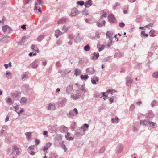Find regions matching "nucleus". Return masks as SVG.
Instances as JSON below:
<instances>
[{
  "label": "nucleus",
  "mask_w": 158,
  "mask_h": 158,
  "mask_svg": "<svg viewBox=\"0 0 158 158\" xmlns=\"http://www.w3.org/2000/svg\"><path fill=\"white\" fill-rule=\"evenodd\" d=\"M35 145H31L28 148V150H33L34 148Z\"/></svg>",
  "instance_id": "nucleus-60"
},
{
  "label": "nucleus",
  "mask_w": 158,
  "mask_h": 158,
  "mask_svg": "<svg viewBox=\"0 0 158 158\" xmlns=\"http://www.w3.org/2000/svg\"><path fill=\"white\" fill-rule=\"evenodd\" d=\"M84 49L85 51H88L90 50V47L89 44H87L84 47Z\"/></svg>",
  "instance_id": "nucleus-39"
},
{
  "label": "nucleus",
  "mask_w": 158,
  "mask_h": 158,
  "mask_svg": "<svg viewBox=\"0 0 158 158\" xmlns=\"http://www.w3.org/2000/svg\"><path fill=\"white\" fill-rule=\"evenodd\" d=\"M158 103V101L156 100H153L151 102V105L152 107H153L155 105Z\"/></svg>",
  "instance_id": "nucleus-33"
},
{
  "label": "nucleus",
  "mask_w": 158,
  "mask_h": 158,
  "mask_svg": "<svg viewBox=\"0 0 158 158\" xmlns=\"http://www.w3.org/2000/svg\"><path fill=\"white\" fill-rule=\"evenodd\" d=\"M105 150V148L104 147H102L100 148V151H99V153H102L104 152Z\"/></svg>",
  "instance_id": "nucleus-48"
},
{
  "label": "nucleus",
  "mask_w": 158,
  "mask_h": 158,
  "mask_svg": "<svg viewBox=\"0 0 158 158\" xmlns=\"http://www.w3.org/2000/svg\"><path fill=\"white\" fill-rule=\"evenodd\" d=\"M69 29V28L67 27L66 26H64L62 27V30H64V32L62 33H64L66 32Z\"/></svg>",
  "instance_id": "nucleus-52"
},
{
  "label": "nucleus",
  "mask_w": 158,
  "mask_h": 158,
  "mask_svg": "<svg viewBox=\"0 0 158 158\" xmlns=\"http://www.w3.org/2000/svg\"><path fill=\"white\" fill-rule=\"evenodd\" d=\"M152 77L155 78H158V72H155L152 74Z\"/></svg>",
  "instance_id": "nucleus-41"
},
{
  "label": "nucleus",
  "mask_w": 158,
  "mask_h": 158,
  "mask_svg": "<svg viewBox=\"0 0 158 158\" xmlns=\"http://www.w3.org/2000/svg\"><path fill=\"white\" fill-rule=\"evenodd\" d=\"M44 1L43 0H37L35 2V6L34 8V10H37L38 8H39L37 6L39 5H41V6L44 4Z\"/></svg>",
  "instance_id": "nucleus-4"
},
{
  "label": "nucleus",
  "mask_w": 158,
  "mask_h": 158,
  "mask_svg": "<svg viewBox=\"0 0 158 158\" xmlns=\"http://www.w3.org/2000/svg\"><path fill=\"white\" fill-rule=\"evenodd\" d=\"M123 147V145L122 144H120L118 146V148H119L118 152H121L122 151V149Z\"/></svg>",
  "instance_id": "nucleus-44"
},
{
  "label": "nucleus",
  "mask_w": 158,
  "mask_h": 158,
  "mask_svg": "<svg viewBox=\"0 0 158 158\" xmlns=\"http://www.w3.org/2000/svg\"><path fill=\"white\" fill-rule=\"evenodd\" d=\"M78 12V10L76 8H73L71 11V14L70 15L71 16H75Z\"/></svg>",
  "instance_id": "nucleus-16"
},
{
  "label": "nucleus",
  "mask_w": 158,
  "mask_h": 158,
  "mask_svg": "<svg viewBox=\"0 0 158 158\" xmlns=\"http://www.w3.org/2000/svg\"><path fill=\"white\" fill-rule=\"evenodd\" d=\"M99 54L98 53H96L94 52L93 54V56L92 58V59L93 60H95L96 59H97L99 56Z\"/></svg>",
  "instance_id": "nucleus-23"
},
{
  "label": "nucleus",
  "mask_w": 158,
  "mask_h": 158,
  "mask_svg": "<svg viewBox=\"0 0 158 158\" xmlns=\"http://www.w3.org/2000/svg\"><path fill=\"white\" fill-rule=\"evenodd\" d=\"M74 36L73 34H70L69 35V39L71 40L74 38Z\"/></svg>",
  "instance_id": "nucleus-61"
},
{
  "label": "nucleus",
  "mask_w": 158,
  "mask_h": 158,
  "mask_svg": "<svg viewBox=\"0 0 158 158\" xmlns=\"http://www.w3.org/2000/svg\"><path fill=\"white\" fill-rule=\"evenodd\" d=\"M118 56L119 57H122L123 56V52H119L118 54H117Z\"/></svg>",
  "instance_id": "nucleus-59"
},
{
  "label": "nucleus",
  "mask_w": 158,
  "mask_h": 158,
  "mask_svg": "<svg viewBox=\"0 0 158 158\" xmlns=\"http://www.w3.org/2000/svg\"><path fill=\"white\" fill-rule=\"evenodd\" d=\"M103 23L101 24L99 22H96V24H97V26L99 27H101L103 25L105 26V23H106V21L105 20H104L103 21Z\"/></svg>",
  "instance_id": "nucleus-28"
},
{
  "label": "nucleus",
  "mask_w": 158,
  "mask_h": 158,
  "mask_svg": "<svg viewBox=\"0 0 158 158\" xmlns=\"http://www.w3.org/2000/svg\"><path fill=\"white\" fill-rule=\"evenodd\" d=\"M31 48L33 51L37 52H39L38 48L36 46H35V45H32Z\"/></svg>",
  "instance_id": "nucleus-27"
},
{
  "label": "nucleus",
  "mask_w": 158,
  "mask_h": 158,
  "mask_svg": "<svg viewBox=\"0 0 158 158\" xmlns=\"http://www.w3.org/2000/svg\"><path fill=\"white\" fill-rule=\"evenodd\" d=\"M154 30H151L149 32V36L152 37H154L155 36V35L154 34Z\"/></svg>",
  "instance_id": "nucleus-45"
},
{
  "label": "nucleus",
  "mask_w": 158,
  "mask_h": 158,
  "mask_svg": "<svg viewBox=\"0 0 158 158\" xmlns=\"http://www.w3.org/2000/svg\"><path fill=\"white\" fill-rule=\"evenodd\" d=\"M89 125L86 123L84 124L83 125L81 126V128L82 129L85 130V131L89 127Z\"/></svg>",
  "instance_id": "nucleus-30"
},
{
  "label": "nucleus",
  "mask_w": 158,
  "mask_h": 158,
  "mask_svg": "<svg viewBox=\"0 0 158 158\" xmlns=\"http://www.w3.org/2000/svg\"><path fill=\"white\" fill-rule=\"evenodd\" d=\"M118 118L117 117L115 118H112L111 121L112 122L114 123H116L118 122Z\"/></svg>",
  "instance_id": "nucleus-32"
},
{
  "label": "nucleus",
  "mask_w": 158,
  "mask_h": 158,
  "mask_svg": "<svg viewBox=\"0 0 158 158\" xmlns=\"http://www.w3.org/2000/svg\"><path fill=\"white\" fill-rule=\"evenodd\" d=\"M26 101H27V99H26V98H25V97H23L21 98L20 102H21V103L23 102V103H25L26 102Z\"/></svg>",
  "instance_id": "nucleus-47"
},
{
  "label": "nucleus",
  "mask_w": 158,
  "mask_h": 158,
  "mask_svg": "<svg viewBox=\"0 0 158 158\" xmlns=\"http://www.w3.org/2000/svg\"><path fill=\"white\" fill-rule=\"evenodd\" d=\"M31 132H27L25 133V135L26 136V138L28 140L31 139Z\"/></svg>",
  "instance_id": "nucleus-35"
},
{
  "label": "nucleus",
  "mask_w": 158,
  "mask_h": 158,
  "mask_svg": "<svg viewBox=\"0 0 158 158\" xmlns=\"http://www.w3.org/2000/svg\"><path fill=\"white\" fill-rule=\"evenodd\" d=\"M126 85L128 86L131 85L133 82V80L129 77H127L126 78Z\"/></svg>",
  "instance_id": "nucleus-5"
},
{
  "label": "nucleus",
  "mask_w": 158,
  "mask_h": 158,
  "mask_svg": "<svg viewBox=\"0 0 158 158\" xmlns=\"http://www.w3.org/2000/svg\"><path fill=\"white\" fill-rule=\"evenodd\" d=\"M56 109L55 104L53 103H50L49 104L47 108L48 110H54Z\"/></svg>",
  "instance_id": "nucleus-9"
},
{
  "label": "nucleus",
  "mask_w": 158,
  "mask_h": 158,
  "mask_svg": "<svg viewBox=\"0 0 158 158\" xmlns=\"http://www.w3.org/2000/svg\"><path fill=\"white\" fill-rule=\"evenodd\" d=\"M68 21V19L67 18H63L57 21V23L59 24H63Z\"/></svg>",
  "instance_id": "nucleus-11"
},
{
  "label": "nucleus",
  "mask_w": 158,
  "mask_h": 158,
  "mask_svg": "<svg viewBox=\"0 0 158 158\" xmlns=\"http://www.w3.org/2000/svg\"><path fill=\"white\" fill-rule=\"evenodd\" d=\"M80 89L82 90L83 91H84V92H86V90L85 88V85L83 84L82 85L81 88Z\"/></svg>",
  "instance_id": "nucleus-53"
},
{
  "label": "nucleus",
  "mask_w": 158,
  "mask_h": 158,
  "mask_svg": "<svg viewBox=\"0 0 158 158\" xmlns=\"http://www.w3.org/2000/svg\"><path fill=\"white\" fill-rule=\"evenodd\" d=\"M10 40V37L9 36H6L3 37L2 39V41L4 43H7L9 42Z\"/></svg>",
  "instance_id": "nucleus-24"
},
{
  "label": "nucleus",
  "mask_w": 158,
  "mask_h": 158,
  "mask_svg": "<svg viewBox=\"0 0 158 158\" xmlns=\"http://www.w3.org/2000/svg\"><path fill=\"white\" fill-rule=\"evenodd\" d=\"M64 141L62 142V144L61 146V147L64 150V152H66L67 150V149L66 148L65 145L64 144Z\"/></svg>",
  "instance_id": "nucleus-40"
},
{
  "label": "nucleus",
  "mask_w": 158,
  "mask_h": 158,
  "mask_svg": "<svg viewBox=\"0 0 158 158\" xmlns=\"http://www.w3.org/2000/svg\"><path fill=\"white\" fill-rule=\"evenodd\" d=\"M27 75L25 74H23L21 75V78L22 80H23L26 77Z\"/></svg>",
  "instance_id": "nucleus-63"
},
{
  "label": "nucleus",
  "mask_w": 158,
  "mask_h": 158,
  "mask_svg": "<svg viewBox=\"0 0 158 158\" xmlns=\"http://www.w3.org/2000/svg\"><path fill=\"white\" fill-rule=\"evenodd\" d=\"M154 116L153 114V113L152 111H150L148 113L147 118H153Z\"/></svg>",
  "instance_id": "nucleus-22"
},
{
  "label": "nucleus",
  "mask_w": 158,
  "mask_h": 158,
  "mask_svg": "<svg viewBox=\"0 0 158 158\" xmlns=\"http://www.w3.org/2000/svg\"><path fill=\"white\" fill-rule=\"evenodd\" d=\"M86 72L88 73L89 74L91 75L94 73V70L93 67L88 68L86 69Z\"/></svg>",
  "instance_id": "nucleus-6"
},
{
  "label": "nucleus",
  "mask_w": 158,
  "mask_h": 158,
  "mask_svg": "<svg viewBox=\"0 0 158 158\" xmlns=\"http://www.w3.org/2000/svg\"><path fill=\"white\" fill-rule=\"evenodd\" d=\"M42 61V60L41 59H36L35 60V62H36L37 64H38V65Z\"/></svg>",
  "instance_id": "nucleus-55"
},
{
  "label": "nucleus",
  "mask_w": 158,
  "mask_h": 158,
  "mask_svg": "<svg viewBox=\"0 0 158 158\" xmlns=\"http://www.w3.org/2000/svg\"><path fill=\"white\" fill-rule=\"evenodd\" d=\"M149 123V121L147 120H141L140 121V124L143 126L148 125Z\"/></svg>",
  "instance_id": "nucleus-18"
},
{
  "label": "nucleus",
  "mask_w": 158,
  "mask_h": 158,
  "mask_svg": "<svg viewBox=\"0 0 158 158\" xmlns=\"http://www.w3.org/2000/svg\"><path fill=\"white\" fill-rule=\"evenodd\" d=\"M107 15L106 13L103 12L100 17V19H101L102 17L106 18Z\"/></svg>",
  "instance_id": "nucleus-46"
},
{
  "label": "nucleus",
  "mask_w": 158,
  "mask_h": 158,
  "mask_svg": "<svg viewBox=\"0 0 158 158\" xmlns=\"http://www.w3.org/2000/svg\"><path fill=\"white\" fill-rule=\"evenodd\" d=\"M111 56H108L107 57H105L103 59L102 61L103 62H105L110 59L111 58Z\"/></svg>",
  "instance_id": "nucleus-49"
},
{
  "label": "nucleus",
  "mask_w": 158,
  "mask_h": 158,
  "mask_svg": "<svg viewBox=\"0 0 158 158\" xmlns=\"http://www.w3.org/2000/svg\"><path fill=\"white\" fill-rule=\"evenodd\" d=\"M77 4L80 6H82L84 5L85 4L84 1H78L77 2Z\"/></svg>",
  "instance_id": "nucleus-43"
},
{
  "label": "nucleus",
  "mask_w": 158,
  "mask_h": 158,
  "mask_svg": "<svg viewBox=\"0 0 158 158\" xmlns=\"http://www.w3.org/2000/svg\"><path fill=\"white\" fill-rule=\"evenodd\" d=\"M35 145H36V146H37L40 143V141L37 139H36L35 140Z\"/></svg>",
  "instance_id": "nucleus-64"
},
{
  "label": "nucleus",
  "mask_w": 158,
  "mask_h": 158,
  "mask_svg": "<svg viewBox=\"0 0 158 158\" xmlns=\"http://www.w3.org/2000/svg\"><path fill=\"white\" fill-rule=\"evenodd\" d=\"M81 95V93L80 92H77L75 94H73L71 95V97L73 99L76 100L79 98Z\"/></svg>",
  "instance_id": "nucleus-7"
},
{
  "label": "nucleus",
  "mask_w": 158,
  "mask_h": 158,
  "mask_svg": "<svg viewBox=\"0 0 158 158\" xmlns=\"http://www.w3.org/2000/svg\"><path fill=\"white\" fill-rule=\"evenodd\" d=\"M20 94V93L17 91H15L11 93V97L12 98L15 100H16V98L19 97Z\"/></svg>",
  "instance_id": "nucleus-8"
},
{
  "label": "nucleus",
  "mask_w": 158,
  "mask_h": 158,
  "mask_svg": "<svg viewBox=\"0 0 158 158\" xmlns=\"http://www.w3.org/2000/svg\"><path fill=\"white\" fill-rule=\"evenodd\" d=\"M106 35L107 38H109L110 42V43H112V38L111 36H112V34L110 31H108L107 32Z\"/></svg>",
  "instance_id": "nucleus-17"
},
{
  "label": "nucleus",
  "mask_w": 158,
  "mask_h": 158,
  "mask_svg": "<svg viewBox=\"0 0 158 158\" xmlns=\"http://www.w3.org/2000/svg\"><path fill=\"white\" fill-rule=\"evenodd\" d=\"M94 96L96 98H100L102 97V96H101V94H99V93H95L94 94Z\"/></svg>",
  "instance_id": "nucleus-42"
},
{
  "label": "nucleus",
  "mask_w": 158,
  "mask_h": 158,
  "mask_svg": "<svg viewBox=\"0 0 158 158\" xmlns=\"http://www.w3.org/2000/svg\"><path fill=\"white\" fill-rule=\"evenodd\" d=\"M119 26L120 27L123 28L125 26V24L123 22L119 23Z\"/></svg>",
  "instance_id": "nucleus-57"
},
{
  "label": "nucleus",
  "mask_w": 158,
  "mask_h": 158,
  "mask_svg": "<svg viewBox=\"0 0 158 158\" xmlns=\"http://www.w3.org/2000/svg\"><path fill=\"white\" fill-rule=\"evenodd\" d=\"M120 5V3L118 2H116L115 5H113V10H115L116 9V7Z\"/></svg>",
  "instance_id": "nucleus-50"
},
{
  "label": "nucleus",
  "mask_w": 158,
  "mask_h": 158,
  "mask_svg": "<svg viewBox=\"0 0 158 158\" xmlns=\"http://www.w3.org/2000/svg\"><path fill=\"white\" fill-rule=\"evenodd\" d=\"M8 26L7 25H5L2 26V29L3 32L5 33V32L7 31V29H8Z\"/></svg>",
  "instance_id": "nucleus-36"
},
{
  "label": "nucleus",
  "mask_w": 158,
  "mask_h": 158,
  "mask_svg": "<svg viewBox=\"0 0 158 158\" xmlns=\"http://www.w3.org/2000/svg\"><path fill=\"white\" fill-rule=\"evenodd\" d=\"M7 103L10 105H11L13 103L12 99L10 98H8L7 100Z\"/></svg>",
  "instance_id": "nucleus-37"
},
{
  "label": "nucleus",
  "mask_w": 158,
  "mask_h": 158,
  "mask_svg": "<svg viewBox=\"0 0 158 158\" xmlns=\"http://www.w3.org/2000/svg\"><path fill=\"white\" fill-rule=\"evenodd\" d=\"M44 35H40L38 37L37 39V40L38 41L40 42L44 38Z\"/></svg>",
  "instance_id": "nucleus-29"
},
{
  "label": "nucleus",
  "mask_w": 158,
  "mask_h": 158,
  "mask_svg": "<svg viewBox=\"0 0 158 158\" xmlns=\"http://www.w3.org/2000/svg\"><path fill=\"white\" fill-rule=\"evenodd\" d=\"M82 14L83 15H88V11L86 9H84L82 11Z\"/></svg>",
  "instance_id": "nucleus-51"
},
{
  "label": "nucleus",
  "mask_w": 158,
  "mask_h": 158,
  "mask_svg": "<svg viewBox=\"0 0 158 158\" xmlns=\"http://www.w3.org/2000/svg\"><path fill=\"white\" fill-rule=\"evenodd\" d=\"M92 0H89L85 2V6L86 8H87L91 6L92 5Z\"/></svg>",
  "instance_id": "nucleus-19"
},
{
  "label": "nucleus",
  "mask_w": 158,
  "mask_h": 158,
  "mask_svg": "<svg viewBox=\"0 0 158 158\" xmlns=\"http://www.w3.org/2000/svg\"><path fill=\"white\" fill-rule=\"evenodd\" d=\"M67 101V99L65 98H63L61 101H60L58 102L59 106H61L63 105H65Z\"/></svg>",
  "instance_id": "nucleus-14"
},
{
  "label": "nucleus",
  "mask_w": 158,
  "mask_h": 158,
  "mask_svg": "<svg viewBox=\"0 0 158 158\" xmlns=\"http://www.w3.org/2000/svg\"><path fill=\"white\" fill-rule=\"evenodd\" d=\"M81 73V70L80 69H78L77 68L75 70V73L74 74L76 76H77L80 75Z\"/></svg>",
  "instance_id": "nucleus-25"
},
{
  "label": "nucleus",
  "mask_w": 158,
  "mask_h": 158,
  "mask_svg": "<svg viewBox=\"0 0 158 158\" xmlns=\"http://www.w3.org/2000/svg\"><path fill=\"white\" fill-rule=\"evenodd\" d=\"M141 36L142 37H143L145 36L147 37H148V34L145 33V32L144 31H141Z\"/></svg>",
  "instance_id": "nucleus-38"
},
{
  "label": "nucleus",
  "mask_w": 158,
  "mask_h": 158,
  "mask_svg": "<svg viewBox=\"0 0 158 158\" xmlns=\"http://www.w3.org/2000/svg\"><path fill=\"white\" fill-rule=\"evenodd\" d=\"M70 135V133L69 132H67L65 135V137L68 140H72L74 139V137H69Z\"/></svg>",
  "instance_id": "nucleus-15"
},
{
  "label": "nucleus",
  "mask_w": 158,
  "mask_h": 158,
  "mask_svg": "<svg viewBox=\"0 0 158 158\" xmlns=\"http://www.w3.org/2000/svg\"><path fill=\"white\" fill-rule=\"evenodd\" d=\"M28 152L29 153L32 155H34L35 154V152L33 150H28Z\"/></svg>",
  "instance_id": "nucleus-58"
},
{
  "label": "nucleus",
  "mask_w": 158,
  "mask_h": 158,
  "mask_svg": "<svg viewBox=\"0 0 158 158\" xmlns=\"http://www.w3.org/2000/svg\"><path fill=\"white\" fill-rule=\"evenodd\" d=\"M56 66L58 68H60L61 66V64L59 62H57L56 64Z\"/></svg>",
  "instance_id": "nucleus-56"
},
{
  "label": "nucleus",
  "mask_w": 158,
  "mask_h": 158,
  "mask_svg": "<svg viewBox=\"0 0 158 158\" xmlns=\"http://www.w3.org/2000/svg\"><path fill=\"white\" fill-rule=\"evenodd\" d=\"M85 130L82 129L80 128L76 131L75 135L78 137L81 136L85 134Z\"/></svg>",
  "instance_id": "nucleus-2"
},
{
  "label": "nucleus",
  "mask_w": 158,
  "mask_h": 158,
  "mask_svg": "<svg viewBox=\"0 0 158 158\" xmlns=\"http://www.w3.org/2000/svg\"><path fill=\"white\" fill-rule=\"evenodd\" d=\"M108 19L109 21L112 23H115L116 22V18L112 14H110L108 16Z\"/></svg>",
  "instance_id": "nucleus-3"
},
{
  "label": "nucleus",
  "mask_w": 158,
  "mask_h": 158,
  "mask_svg": "<svg viewBox=\"0 0 158 158\" xmlns=\"http://www.w3.org/2000/svg\"><path fill=\"white\" fill-rule=\"evenodd\" d=\"M63 34L62 32L58 30L55 31V36L56 38H58L60 36Z\"/></svg>",
  "instance_id": "nucleus-20"
},
{
  "label": "nucleus",
  "mask_w": 158,
  "mask_h": 158,
  "mask_svg": "<svg viewBox=\"0 0 158 158\" xmlns=\"http://www.w3.org/2000/svg\"><path fill=\"white\" fill-rule=\"evenodd\" d=\"M80 77L81 79L83 80H86L88 79L89 77V76L87 75H81L80 76Z\"/></svg>",
  "instance_id": "nucleus-31"
},
{
  "label": "nucleus",
  "mask_w": 158,
  "mask_h": 158,
  "mask_svg": "<svg viewBox=\"0 0 158 158\" xmlns=\"http://www.w3.org/2000/svg\"><path fill=\"white\" fill-rule=\"evenodd\" d=\"M73 86L72 85H69L67 87L66 89V92L67 94H69L73 90Z\"/></svg>",
  "instance_id": "nucleus-12"
},
{
  "label": "nucleus",
  "mask_w": 158,
  "mask_h": 158,
  "mask_svg": "<svg viewBox=\"0 0 158 158\" xmlns=\"http://www.w3.org/2000/svg\"><path fill=\"white\" fill-rule=\"evenodd\" d=\"M91 81L93 84H96V82L98 81V79L97 77H94L91 79Z\"/></svg>",
  "instance_id": "nucleus-21"
},
{
  "label": "nucleus",
  "mask_w": 158,
  "mask_h": 158,
  "mask_svg": "<svg viewBox=\"0 0 158 158\" xmlns=\"http://www.w3.org/2000/svg\"><path fill=\"white\" fill-rule=\"evenodd\" d=\"M78 114V111L77 109L76 108H74L70 110L66 115L69 118H73L75 117H76Z\"/></svg>",
  "instance_id": "nucleus-1"
},
{
  "label": "nucleus",
  "mask_w": 158,
  "mask_h": 158,
  "mask_svg": "<svg viewBox=\"0 0 158 158\" xmlns=\"http://www.w3.org/2000/svg\"><path fill=\"white\" fill-rule=\"evenodd\" d=\"M50 155L51 158H56L58 157V155L56 153H51Z\"/></svg>",
  "instance_id": "nucleus-34"
},
{
  "label": "nucleus",
  "mask_w": 158,
  "mask_h": 158,
  "mask_svg": "<svg viewBox=\"0 0 158 158\" xmlns=\"http://www.w3.org/2000/svg\"><path fill=\"white\" fill-rule=\"evenodd\" d=\"M52 145V144L50 142H48L46 144V145L44 146L42 148V150L44 151H47L48 148H49Z\"/></svg>",
  "instance_id": "nucleus-13"
},
{
  "label": "nucleus",
  "mask_w": 158,
  "mask_h": 158,
  "mask_svg": "<svg viewBox=\"0 0 158 158\" xmlns=\"http://www.w3.org/2000/svg\"><path fill=\"white\" fill-rule=\"evenodd\" d=\"M135 108V106L134 104H132L130 106L129 108V110L130 111H131L133 110Z\"/></svg>",
  "instance_id": "nucleus-54"
},
{
  "label": "nucleus",
  "mask_w": 158,
  "mask_h": 158,
  "mask_svg": "<svg viewBox=\"0 0 158 158\" xmlns=\"http://www.w3.org/2000/svg\"><path fill=\"white\" fill-rule=\"evenodd\" d=\"M30 66H31L33 68L35 69L38 67V64L35 62V61L30 64Z\"/></svg>",
  "instance_id": "nucleus-26"
},
{
  "label": "nucleus",
  "mask_w": 158,
  "mask_h": 158,
  "mask_svg": "<svg viewBox=\"0 0 158 158\" xmlns=\"http://www.w3.org/2000/svg\"><path fill=\"white\" fill-rule=\"evenodd\" d=\"M149 128H156L157 127V125L156 123L149 121Z\"/></svg>",
  "instance_id": "nucleus-10"
},
{
  "label": "nucleus",
  "mask_w": 158,
  "mask_h": 158,
  "mask_svg": "<svg viewBox=\"0 0 158 158\" xmlns=\"http://www.w3.org/2000/svg\"><path fill=\"white\" fill-rule=\"evenodd\" d=\"M99 37V34L98 32L96 33L94 37V38L95 39L96 38H98Z\"/></svg>",
  "instance_id": "nucleus-62"
}]
</instances>
